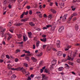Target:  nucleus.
Wrapping results in <instances>:
<instances>
[{
    "mask_svg": "<svg viewBox=\"0 0 80 80\" xmlns=\"http://www.w3.org/2000/svg\"><path fill=\"white\" fill-rule=\"evenodd\" d=\"M12 67V66L10 64H8V68L9 70H22V68H11Z\"/></svg>",
    "mask_w": 80,
    "mask_h": 80,
    "instance_id": "obj_1",
    "label": "nucleus"
},
{
    "mask_svg": "<svg viewBox=\"0 0 80 80\" xmlns=\"http://www.w3.org/2000/svg\"><path fill=\"white\" fill-rule=\"evenodd\" d=\"M18 68H20V69L22 68V69L21 70H16L17 71H21V70H22V73H26V75H30V73L28 72H26V71L25 70V69H23V68H20V67H19Z\"/></svg>",
    "mask_w": 80,
    "mask_h": 80,
    "instance_id": "obj_2",
    "label": "nucleus"
},
{
    "mask_svg": "<svg viewBox=\"0 0 80 80\" xmlns=\"http://www.w3.org/2000/svg\"><path fill=\"white\" fill-rule=\"evenodd\" d=\"M75 55H76V53H74L73 52H71L70 58L71 61H73V58L75 57Z\"/></svg>",
    "mask_w": 80,
    "mask_h": 80,
    "instance_id": "obj_3",
    "label": "nucleus"
},
{
    "mask_svg": "<svg viewBox=\"0 0 80 80\" xmlns=\"http://www.w3.org/2000/svg\"><path fill=\"white\" fill-rule=\"evenodd\" d=\"M68 15L67 14H65L62 17V21L63 22H65V21H66V20H67V17Z\"/></svg>",
    "mask_w": 80,
    "mask_h": 80,
    "instance_id": "obj_4",
    "label": "nucleus"
},
{
    "mask_svg": "<svg viewBox=\"0 0 80 80\" xmlns=\"http://www.w3.org/2000/svg\"><path fill=\"white\" fill-rule=\"evenodd\" d=\"M52 46L51 45L48 46V48L47 49V51L48 52H49V51H50V50L52 49Z\"/></svg>",
    "mask_w": 80,
    "mask_h": 80,
    "instance_id": "obj_5",
    "label": "nucleus"
},
{
    "mask_svg": "<svg viewBox=\"0 0 80 80\" xmlns=\"http://www.w3.org/2000/svg\"><path fill=\"white\" fill-rule=\"evenodd\" d=\"M64 29V27L63 26H61L59 28L58 31L59 32L61 33V32H62V31Z\"/></svg>",
    "mask_w": 80,
    "mask_h": 80,
    "instance_id": "obj_6",
    "label": "nucleus"
},
{
    "mask_svg": "<svg viewBox=\"0 0 80 80\" xmlns=\"http://www.w3.org/2000/svg\"><path fill=\"white\" fill-rule=\"evenodd\" d=\"M56 45L57 46L58 48H59L60 45V41L59 40H58L57 41Z\"/></svg>",
    "mask_w": 80,
    "mask_h": 80,
    "instance_id": "obj_7",
    "label": "nucleus"
},
{
    "mask_svg": "<svg viewBox=\"0 0 80 80\" xmlns=\"http://www.w3.org/2000/svg\"><path fill=\"white\" fill-rule=\"evenodd\" d=\"M51 63L52 65H55V64L57 63V60L53 59V61H52Z\"/></svg>",
    "mask_w": 80,
    "mask_h": 80,
    "instance_id": "obj_8",
    "label": "nucleus"
},
{
    "mask_svg": "<svg viewBox=\"0 0 80 80\" xmlns=\"http://www.w3.org/2000/svg\"><path fill=\"white\" fill-rule=\"evenodd\" d=\"M63 52L62 51H59L57 52V55L58 56H61L62 55Z\"/></svg>",
    "mask_w": 80,
    "mask_h": 80,
    "instance_id": "obj_9",
    "label": "nucleus"
},
{
    "mask_svg": "<svg viewBox=\"0 0 80 80\" xmlns=\"http://www.w3.org/2000/svg\"><path fill=\"white\" fill-rule=\"evenodd\" d=\"M7 34L9 36L8 38V40H9L10 39V38L12 37V35H11L10 33H7Z\"/></svg>",
    "mask_w": 80,
    "mask_h": 80,
    "instance_id": "obj_10",
    "label": "nucleus"
},
{
    "mask_svg": "<svg viewBox=\"0 0 80 80\" xmlns=\"http://www.w3.org/2000/svg\"><path fill=\"white\" fill-rule=\"evenodd\" d=\"M31 59L32 60L33 62H37V59L36 58L34 57H31Z\"/></svg>",
    "mask_w": 80,
    "mask_h": 80,
    "instance_id": "obj_11",
    "label": "nucleus"
},
{
    "mask_svg": "<svg viewBox=\"0 0 80 80\" xmlns=\"http://www.w3.org/2000/svg\"><path fill=\"white\" fill-rule=\"evenodd\" d=\"M28 34L29 38H32V33L31 32H28Z\"/></svg>",
    "mask_w": 80,
    "mask_h": 80,
    "instance_id": "obj_12",
    "label": "nucleus"
},
{
    "mask_svg": "<svg viewBox=\"0 0 80 80\" xmlns=\"http://www.w3.org/2000/svg\"><path fill=\"white\" fill-rule=\"evenodd\" d=\"M5 28H3L2 30V31H0V33L1 35H3V34H4L3 32L5 31Z\"/></svg>",
    "mask_w": 80,
    "mask_h": 80,
    "instance_id": "obj_13",
    "label": "nucleus"
},
{
    "mask_svg": "<svg viewBox=\"0 0 80 80\" xmlns=\"http://www.w3.org/2000/svg\"><path fill=\"white\" fill-rule=\"evenodd\" d=\"M36 42V46L37 48L39 46V45L40 44V41H37Z\"/></svg>",
    "mask_w": 80,
    "mask_h": 80,
    "instance_id": "obj_14",
    "label": "nucleus"
},
{
    "mask_svg": "<svg viewBox=\"0 0 80 80\" xmlns=\"http://www.w3.org/2000/svg\"><path fill=\"white\" fill-rule=\"evenodd\" d=\"M40 40L42 42H45L47 41V38H43L42 39H41Z\"/></svg>",
    "mask_w": 80,
    "mask_h": 80,
    "instance_id": "obj_15",
    "label": "nucleus"
},
{
    "mask_svg": "<svg viewBox=\"0 0 80 80\" xmlns=\"http://www.w3.org/2000/svg\"><path fill=\"white\" fill-rule=\"evenodd\" d=\"M15 25L16 26H20L22 25V23H16L15 24Z\"/></svg>",
    "mask_w": 80,
    "mask_h": 80,
    "instance_id": "obj_16",
    "label": "nucleus"
},
{
    "mask_svg": "<svg viewBox=\"0 0 80 80\" xmlns=\"http://www.w3.org/2000/svg\"><path fill=\"white\" fill-rule=\"evenodd\" d=\"M42 77L43 78H44L45 80H48V78L47 77H45V75L44 74L42 75Z\"/></svg>",
    "mask_w": 80,
    "mask_h": 80,
    "instance_id": "obj_17",
    "label": "nucleus"
},
{
    "mask_svg": "<svg viewBox=\"0 0 80 80\" xmlns=\"http://www.w3.org/2000/svg\"><path fill=\"white\" fill-rule=\"evenodd\" d=\"M17 35L18 38L19 39L21 38L22 37V35L21 34H17Z\"/></svg>",
    "mask_w": 80,
    "mask_h": 80,
    "instance_id": "obj_18",
    "label": "nucleus"
},
{
    "mask_svg": "<svg viewBox=\"0 0 80 80\" xmlns=\"http://www.w3.org/2000/svg\"><path fill=\"white\" fill-rule=\"evenodd\" d=\"M63 70V67H60L58 69V70L59 71H62Z\"/></svg>",
    "mask_w": 80,
    "mask_h": 80,
    "instance_id": "obj_19",
    "label": "nucleus"
},
{
    "mask_svg": "<svg viewBox=\"0 0 80 80\" xmlns=\"http://www.w3.org/2000/svg\"><path fill=\"white\" fill-rule=\"evenodd\" d=\"M72 2L73 3H75L76 2H80V0H73Z\"/></svg>",
    "mask_w": 80,
    "mask_h": 80,
    "instance_id": "obj_20",
    "label": "nucleus"
},
{
    "mask_svg": "<svg viewBox=\"0 0 80 80\" xmlns=\"http://www.w3.org/2000/svg\"><path fill=\"white\" fill-rule=\"evenodd\" d=\"M52 16H53V15L52 14H50L48 16V18L50 19H52Z\"/></svg>",
    "mask_w": 80,
    "mask_h": 80,
    "instance_id": "obj_21",
    "label": "nucleus"
},
{
    "mask_svg": "<svg viewBox=\"0 0 80 80\" xmlns=\"http://www.w3.org/2000/svg\"><path fill=\"white\" fill-rule=\"evenodd\" d=\"M25 60H27L28 61V62L30 61V58L29 57H28L27 56H25Z\"/></svg>",
    "mask_w": 80,
    "mask_h": 80,
    "instance_id": "obj_22",
    "label": "nucleus"
},
{
    "mask_svg": "<svg viewBox=\"0 0 80 80\" xmlns=\"http://www.w3.org/2000/svg\"><path fill=\"white\" fill-rule=\"evenodd\" d=\"M29 25H31L32 27H33V26H35V24L33 23L32 22H31L29 23Z\"/></svg>",
    "mask_w": 80,
    "mask_h": 80,
    "instance_id": "obj_23",
    "label": "nucleus"
},
{
    "mask_svg": "<svg viewBox=\"0 0 80 80\" xmlns=\"http://www.w3.org/2000/svg\"><path fill=\"white\" fill-rule=\"evenodd\" d=\"M51 11L53 13H56V12L55 11V10H54V9H51Z\"/></svg>",
    "mask_w": 80,
    "mask_h": 80,
    "instance_id": "obj_24",
    "label": "nucleus"
},
{
    "mask_svg": "<svg viewBox=\"0 0 80 80\" xmlns=\"http://www.w3.org/2000/svg\"><path fill=\"white\" fill-rule=\"evenodd\" d=\"M28 20V18H26L25 19H22L21 20L22 22H26Z\"/></svg>",
    "mask_w": 80,
    "mask_h": 80,
    "instance_id": "obj_25",
    "label": "nucleus"
},
{
    "mask_svg": "<svg viewBox=\"0 0 80 80\" xmlns=\"http://www.w3.org/2000/svg\"><path fill=\"white\" fill-rule=\"evenodd\" d=\"M65 66L66 68H67L68 69L70 68L69 66L67 64H65Z\"/></svg>",
    "mask_w": 80,
    "mask_h": 80,
    "instance_id": "obj_26",
    "label": "nucleus"
},
{
    "mask_svg": "<svg viewBox=\"0 0 80 80\" xmlns=\"http://www.w3.org/2000/svg\"><path fill=\"white\" fill-rule=\"evenodd\" d=\"M43 62L42 61H41L39 64V66H42L43 65Z\"/></svg>",
    "mask_w": 80,
    "mask_h": 80,
    "instance_id": "obj_27",
    "label": "nucleus"
},
{
    "mask_svg": "<svg viewBox=\"0 0 80 80\" xmlns=\"http://www.w3.org/2000/svg\"><path fill=\"white\" fill-rule=\"evenodd\" d=\"M23 41L24 42H25V41H26V40H27V38H25V36H23Z\"/></svg>",
    "mask_w": 80,
    "mask_h": 80,
    "instance_id": "obj_28",
    "label": "nucleus"
},
{
    "mask_svg": "<svg viewBox=\"0 0 80 80\" xmlns=\"http://www.w3.org/2000/svg\"><path fill=\"white\" fill-rule=\"evenodd\" d=\"M71 8L72 11H75V9H76V8H74V6H71Z\"/></svg>",
    "mask_w": 80,
    "mask_h": 80,
    "instance_id": "obj_29",
    "label": "nucleus"
},
{
    "mask_svg": "<svg viewBox=\"0 0 80 80\" xmlns=\"http://www.w3.org/2000/svg\"><path fill=\"white\" fill-rule=\"evenodd\" d=\"M60 5L61 6V8H62V7H63L65 6V5H64V3H61V4H60Z\"/></svg>",
    "mask_w": 80,
    "mask_h": 80,
    "instance_id": "obj_30",
    "label": "nucleus"
},
{
    "mask_svg": "<svg viewBox=\"0 0 80 80\" xmlns=\"http://www.w3.org/2000/svg\"><path fill=\"white\" fill-rule=\"evenodd\" d=\"M23 13L24 15H28V11H26V12H23Z\"/></svg>",
    "mask_w": 80,
    "mask_h": 80,
    "instance_id": "obj_31",
    "label": "nucleus"
},
{
    "mask_svg": "<svg viewBox=\"0 0 80 80\" xmlns=\"http://www.w3.org/2000/svg\"><path fill=\"white\" fill-rule=\"evenodd\" d=\"M75 28L76 30H78V25H75Z\"/></svg>",
    "mask_w": 80,
    "mask_h": 80,
    "instance_id": "obj_32",
    "label": "nucleus"
},
{
    "mask_svg": "<svg viewBox=\"0 0 80 80\" xmlns=\"http://www.w3.org/2000/svg\"><path fill=\"white\" fill-rule=\"evenodd\" d=\"M55 26H53V27L51 28V31H54V30H55Z\"/></svg>",
    "mask_w": 80,
    "mask_h": 80,
    "instance_id": "obj_33",
    "label": "nucleus"
},
{
    "mask_svg": "<svg viewBox=\"0 0 80 80\" xmlns=\"http://www.w3.org/2000/svg\"><path fill=\"white\" fill-rule=\"evenodd\" d=\"M67 48H66L65 49V51H68L69 49V48H70V46H68L67 47Z\"/></svg>",
    "mask_w": 80,
    "mask_h": 80,
    "instance_id": "obj_34",
    "label": "nucleus"
},
{
    "mask_svg": "<svg viewBox=\"0 0 80 80\" xmlns=\"http://www.w3.org/2000/svg\"><path fill=\"white\" fill-rule=\"evenodd\" d=\"M57 23H61V19H59L57 21Z\"/></svg>",
    "mask_w": 80,
    "mask_h": 80,
    "instance_id": "obj_35",
    "label": "nucleus"
},
{
    "mask_svg": "<svg viewBox=\"0 0 80 80\" xmlns=\"http://www.w3.org/2000/svg\"><path fill=\"white\" fill-rule=\"evenodd\" d=\"M9 1L11 3H13V2L14 3H15V1H16V0H9Z\"/></svg>",
    "mask_w": 80,
    "mask_h": 80,
    "instance_id": "obj_36",
    "label": "nucleus"
},
{
    "mask_svg": "<svg viewBox=\"0 0 80 80\" xmlns=\"http://www.w3.org/2000/svg\"><path fill=\"white\" fill-rule=\"evenodd\" d=\"M20 52V50L18 49L16 51V53H18V52Z\"/></svg>",
    "mask_w": 80,
    "mask_h": 80,
    "instance_id": "obj_37",
    "label": "nucleus"
},
{
    "mask_svg": "<svg viewBox=\"0 0 80 80\" xmlns=\"http://www.w3.org/2000/svg\"><path fill=\"white\" fill-rule=\"evenodd\" d=\"M24 14L23 13L21 15L20 17V18H23V16H24Z\"/></svg>",
    "mask_w": 80,
    "mask_h": 80,
    "instance_id": "obj_38",
    "label": "nucleus"
},
{
    "mask_svg": "<svg viewBox=\"0 0 80 80\" xmlns=\"http://www.w3.org/2000/svg\"><path fill=\"white\" fill-rule=\"evenodd\" d=\"M52 27V25H47L46 26V27L47 28H49L50 27Z\"/></svg>",
    "mask_w": 80,
    "mask_h": 80,
    "instance_id": "obj_39",
    "label": "nucleus"
},
{
    "mask_svg": "<svg viewBox=\"0 0 80 80\" xmlns=\"http://www.w3.org/2000/svg\"><path fill=\"white\" fill-rule=\"evenodd\" d=\"M16 76L15 74H13L12 76H11V78H16Z\"/></svg>",
    "mask_w": 80,
    "mask_h": 80,
    "instance_id": "obj_40",
    "label": "nucleus"
},
{
    "mask_svg": "<svg viewBox=\"0 0 80 80\" xmlns=\"http://www.w3.org/2000/svg\"><path fill=\"white\" fill-rule=\"evenodd\" d=\"M68 23H70V18H69L68 19V20L67 21Z\"/></svg>",
    "mask_w": 80,
    "mask_h": 80,
    "instance_id": "obj_41",
    "label": "nucleus"
},
{
    "mask_svg": "<svg viewBox=\"0 0 80 80\" xmlns=\"http://www.w3.org/2000/svg\"><path fill=\"white\" fill-rule=\"evenodd\" d=\"M78 63H80V59H78L76 61Z\"/></svg>",
    "mask_w": 80,
    "mask_h": 80,
    "instance_id": "obj_42",
    "label": "nucleus"
},
{
    "mask_svg": "<svg viewBox=\"0 0 80 80\" xmlns=\"http://www.w3.org/2000/svg\"><path fill=\"white\" fill-rule=\"evenodd\" d=\"M27 8V9H28V10H29V9H30V8L31 7H30V6H27L26 7Z\"/></svg>",
    "mask_w": 80,
    "mask_h": 80,
    "instance_id": "obj_43",
    "label": "nucleus"
},
{
    "mask_svg": "<svg viewBox=\"0 0 80 80\" xmlns=\"http://www.w3.org/2000/svg\"><path fill=\"white\" fill-rule=\"evenodd\" d=\"M3 3H4V4H6V3H7V1L6 0H4Z\"/></svg>",
    "mask_w": 80,
    "mask_h": 80,
    "instance_id": "obj_44",
    "label": "nucleus"
},
{
    "mask_svg": "<svg viewBox=\"0 0 80 80\" xmlns=\"http://www.w3.org/2000/svg\"><path fill=\"white\" fill-rule=\"evenodd\" d=\"M38 16L39 18H42V14H40L38 15Z\"/></svg>",
    "mask_w": 80,
    "mask_h": 80,
    "instance_id": "obj_45",
    "label": "nucleus"
},
{
    "mask_svg": "<svg viewBox=\"0 0 80 80\" xmlns=\"http://www.w3.org/2000/svg\"><path fill=\"white\" fill-rule=\"evenodd\" d=\"M8 7L10 9L12 8V5H10V4H9L8 5Z\"/></svg>",
    "mask_w": 80,
    "mask_h": 80,
    "instance_id": "obj_46",
    "label": "nucleus"
},
{
    "mask_svg": "<svg viewBox=\"0 0 80 80\" xmlns=\"http://www.w3.org/2000/svg\"><path fill=\"white\" fill-rule=\"evenodd\" d=\"M25 53H30V52L29 51H25Z\"/></svg>",
    "mask_w": 80,
    "mask_h": 80,
    "instance_id": "obj_47",
    "label": "nucleus"
},
{
    "mask_svg": "<svg viewBox=\"0 0 80 80\" xmlns=\"http://www.w3.org/2000/svg\"><path fill=\"white\" fill-rule=\"evenodd\" d=\"M70 65H71L72 67H73V66L74 65V64L73 62H71L70 63Z\"/></svg>",
    "mask_w": 80,
    "mask_h": 80,
    "instance_id": "obj_48",
    "label": "nucleus"
},
{
    "mask_svg": "<svg viewBox=\"0 0 80 80\" xmlns=\"http://www.w3.org/2000/svg\"><path fill=\"white\" fill-rule=\"evenodd\" d=\"M15 62H18V59L17 58H16L15 59Z\"/></svg>",
    "mask_w": 80,
    "mask_h": 80,
    "instance_id": "obj_49",
    "label": "nucleus"
},
{
    "mask_svg": "<svg viewBox=\"0 0 80 80\" xmlns=\"http://www.w3.org/2000/svg\"><path fill=\"white\" fill-rule=\"evenodd\" d=\"M6 58H8V59H10V57H9V55H6Z\"/></svg>",
    "mask_w": 80,
    "mask_h": 80,
    "instance_id": "obj_50",
    "label": "nucleus"
},
{
    "mask_svg": "<svg viewBox=\"0 0 80 80\" xmlns=\"http://www.w3.org/2000/svg\"><path fill=\"white\" fill-rule=\"evenodd\" d=\"M47 46V45H43V46H42V48L43 49H44L45 48V47H46Z\"/></svg>",
    "mask_w": 80,
    "mask_h": 80,
    "instance_id": "obj_51",
    "label": "nucleus"
},
{
    "mask_svg": "<svg viewBox=\"0 0 80 80\" xmlns=\"http://www.w3.org/2000/svg\"><path fill=\"white\" fill-rule=\"evenodd\" d=\"M68 58L66 60H67V61L68 60H70V56H68Z\"/></svg>",
    "mask_w": 80,
    "mask_h": 80,
    "instance_id": "obj_52",
    "label": "nucleus"
},
{
    "mask_svg": "<svg viewBox=\"0 0 80 80\" xmlns=\"http://www.w3.org/2000/svg\"><path fill=\"white\" fill-rule=\"evenodd\" d=\"M23 1V0H18V2L19 3H20V2H22Z\"/></svg>",
    "mask_w": 80,
    "mask_h": 80,
    "instance_id": "obj_53",
    "label": "nucleus"
},
{
    "mask_svg": "<svg viewBox=\"0 0 80 80\" xmlns=\"http://www.w3.org/2000/svg\"><path fill=\"white\" fill-rule=\"evenodd\" d=\"M29 13L30 15H32V10L30 11Z\"/></svg>",
    "mask_w": 80,
    "mask_h": 80,
    "instance_id": "obj_54",
    "label": "nucleus"
},
{
    "mask_svg": "<svg viewBox=\"0 0 80 80\" xmlns=\"http://www.w3.org/2000/svg\"><path fill=\"white\" fill-rule=\"evenodd\" d=\"M24 65H25L26 66V67H28V64L26 63H24Z\"/></svg>",
    "mask_w": 80,
    "mask_h": 80,
    "instance_id": "obj_55",
    "label": "nucleus"
},
{
    "mask_svg": "<svg viewBox=\"0 0 80 80\" xmlns=\"http://www.w3.org/2000/svg\"><path fill=\"white\" fill-rule=\"evenodd\" d=\"M67 60H66V59H62V62H67Z\"/></svg>",
    "mask_w": 80,
    "mask_h": 80,
    "instance_id": "obj_56",
    "label": "nucleus"
},
{
    "mask_svg": "<svg viewBox=\"0 0 80 80\" xmlns=\"http://www.w3.org/2000/svg\"><path fill=\"white\" fill-rule=\"evenodd\" d=\"M9 75H12V71H9Z\"/></svg>",
    "mask_w": 80,
    "mask_h": 80,
    "instance_id": "obj_57",
    "label": "nucleus"
},
{
    "mask_svg": "<svg viewBox=\"0 0 80 80\" xmlns=\"http://www.w3.org/2000/svg\"><path fill=\"white\" fill-rule=\"evenodd\" d=\"M31 55H32V54H31L30 53H28V54H26V56H31Z\"/></svg>",
    "mask_w": 80,
    "mask_h": 80,
    "instance_id": "obj_58",
    "label": "nucleus"
},
{
    "mask_svg": "<svg viewBox=\"0 0 80 80\" xmlns=\"http://www.w3.org/2000/svg\"><path fill=\"white\" fill-rule=\"evenodd\" d=\"M3 59H0V63H2V62H3Z\"/></svg>",
    "mask_w": 80,
    "mask_h": 80,
    "instance_id": "obj_59",
    "label": "nucleus"
},
{
    "mask_svg": "<svg viewBox=\"0 0 80 80\" xmlns=\"http://www.w3.org/2000/svg\"><path fill=\"white\" fill-rule=\"evenodd\" d=\"M25 55H26L25 54H23L21 55V57H24V56H25Z\"/></svg>",
    "mask_w": 80,
    "mask_h": 80,
    "instance_id": "obj_60",
    "label": "nucleus"
},
{
    "mask_svg": "<svg viewBox=\"0 0 80 80\" xmlns=\"http://www.w3.org/2000/svg\"><path fill=\"white\" fill-rule=\"evenodd\" d=\"M9 31H10V32H11V33H13V30L10 29V30H9Z\"/></svg>",
    "mask_w": 80,
    "mask_h": 80,
    "instance_id": "obj_61",
    "label": "nucleus"
},
{
    "mask_svg": "<svg viewBox=\"0 0 80 80\" xmlns=\"http://www.w3.org/2000/svg\"><path fill=\"white\" fill-rule=\"evenodd\" d=\"M42 37L43 38H45L47 37V36L46 35H42Z\"/></svg>",
    "mask_w": 80,
    "mask_h": 80,
    "instance_id": "obj_62",
    "label": "nucleus"
},
{
    "mask_svg": "<svg viewBox=\"0 0 80 80\" xmlns=\"http://www.w3.org/2000/svg\"><path fill=\"white\" fill-rule=\"evenodd\" d=\"M2 44H3V45H5L6 44L5 43V41H3L2 42Z\"/></svg>",
    "mask_w": 80,
    "mask_h": 80,
    "instance_id": "obj_63",
    "label": "nucleus"
},
{
    "mask_svg": "<svg viewBox=\"0 0 80 80\" xmlns=\"http://www.w3.org/2000/svg\"><path fill=\"white\" fill-rule=\"evenodd\" d=\"M75 46H79V45H80V44H79V43H77V44H75Z\"/></svg>",
    "mask_w": 80,
    "mask_h": 80,
    "instance_id": "obj_64",
    "label": "nucleus"
}]
</instances>
